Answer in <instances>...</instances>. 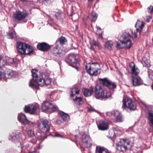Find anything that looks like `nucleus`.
Listing matches in <instances>:
<instances>
[{"label": "nucleus", "instance_id": "obj_2", "mask_svg": "<svg viewBox=\"0 0 153 153\" xmlns=\"http://www.w3.org/2000/svg\"><path fill=\"white\" fill-rule=\"evenodd\" d=\"M31 72L32 79L29 83L31 88L39 89L37 85L42 86L45 85H49L51 83L53 75L48 70H43L39 72L36 70H33Z\"/></svg>", "mask_w": 153, "mask_h": 153}, {"label": "nucleus", "instance_id": "obj_48", "mask_svg": "<svg viewBox=\"0 0 153 153\" xmlns=\"http://www.w3.org/2000/svg\"><path fill=\"white\" fill-rule=\"evenodd\" d=\"M41 1H43L44 0H40ZM53 0H45V1H46L48 2H49V1L51 2Z\"/></svg>", "mask_w": 153, "mask_h": 153}, {"label": "nucleus", "instance_id": "obj_5", "mask_svg": "<svg viewBox=\"0 0 153 153\" xmlns=\"http://www.w3.org/2000/svg\"><path fill=\"white\" fill-rule=\"evenodd\" d=\"M99 65L97 63H89L85 66L87 73L91 75L97 76L98 74Z\"/></svg>", "mask_w": 153, "mask_h": 153}, {"label": "nucleus", "instance_id": "obj_51", "mask_svg": "<svg viewBox=\"0 0 153 153\" xmlns=\"http://www.w3.org/2000/svg\"><path fill=\"white\" fill-rule=\"evenodd\" d=\"M88 0L89 2H92L93 1V0Z\"/></svg>", "mask_w": 153, "mask_h": 153}, {"label": "nucleus", "instance_id": "obj_13", "mask_svg": "<svg viewBox=\"0 0 153 153\" xmlns=\"http://www.w3.org/2000/svg\"><path fill=\"white\" fill-rule=\"evenodd\" d=\"M37 105L29 104L25 106L24 110L25 112L28 113L30 114H34L37 109Z\"/></svg>", "mask_w": 153, "mask_h": 153}, {"label": "nucleus", "instance_id": "obj_38", "mask_svg": "<svg viewBox=\"0 0 153 153\" xmlns=\"http://www.w3.org/2000/svg\"><path fill=\"white\" fill-rule=\"evenodd\" d=\"M91 21L93 22H95L97 18V14L95 13H93L91 15Z\"/></svg>", "mask_w": 153, "mask_h": 153}, {"label": "nucleus", "instance_id": "obj_19", "mask_svg": "<svg viewBox=\"0 0 153 153\" xmlns=\"http://www.w3.org/2000/svg\"><path fill=\"white\" fill-rule=\"evenodd\" d=\"M17 73L10 69H8L4 73V77L6 78H10L14 77L17 75Z\"/></svg>", "mask_w": 153, "mask_h": 153}, {"label": "nucleus", "instance_id": "obj_45", "mask_svg": "<svg viewBox=\"0 0 153 153\" xmlns=\"http://www.w3.org/2000/svg\"><path fill=\"white\" fill-rule=\"evenodd\" d=\"M102 32L101 33H100L99 35V36H98V37L99 38H100L101 39H102L103 38H102Z\"/></svg>", "mask_w": 153, "mask_h": 153}, {"label": "nucleus", "instance_id": "obj_3", "mask_svg": "<svg viewBox=\"0 0 153 153\" xmlns=\"http://www.w3.org/2000/svg\"><path fill=\"white\" fill-rule=\"evenodd\" d=\"M141 145L138 141H136L131 144L128 140L122 139L118 140L117 143V149L120 152L126 151L128 148H131L133 151H138L140 149Z\"/></svg>", "mask_w": 153, "mask_h": 153}, {"label": "nucleus", "instance_id": "obj_8", "mask_svg": "<svg viewBox=\"0 0 153 153\" xmlns=\"http://www.w3.org/2000/svg\"><path fill=\"white\" fill-rule=\"evenodd\" d=\"M123 103L122 107L123 108H128L131 110H134L136 109V105L133 102L131 99L127 97H123Z\"/></svg>", "mask_w": 153, "mask_h": 153}, {"label": "nucleus", "instance_id": "obj_36", "mask_svg": "<svg viewBox=\"0 0 153 153\" xmlns=\"http://www.w3.org/2000/svg\"><path fill=\"white\" fill-rule=\"evenodd\" d=\"M8 62L10 64L15 65L16 62L15 59L13 58H9L8 60Z\"/></svg>", "mask_w": 153, "mask_h": 153}, {"label": "nucleus", "instance_id": "obj_40", "mask_svg": "<svg viewBox=\"0 0 153 153\" xmlns=\"http://www.w3.org/2000/svg\"><path fill=\"white\" fill-rule=\"evenodd\" d=\"M115 111H111V112H108L106 113V114L109 116H115V114L114 113V112H115Z\"/></svg>", "mask_w": 153, "mask_h": 153}, {"label": "nucleus", "instance_id": "obj_22", "mask_svg": "<svg viewBox=\"0 0 153 153\" xmlns=\"http://www.w3.org/2000/svg\"><path fill=\"white\" fill-rule=\"evenodd\" d=\"M129 67L133 74L135 75L138 74L139 71L137 68H135V65L134 62H131L130 63Z\"/></svg>", "mask_w": 153, "mask_h": 153}, {"label": "nucleus", "instance_id": "obj_35", "mask_svg": "<svg viewBox=\"0 0 153 153\" xmlns=\"http://www.w3.org/2000/svg\"><path fill=\"white\" fill-rule=\"evenodd\" d=\"M59 41L60 44L63 45L67 42V40L65 37H61L59 38Z\"/></svg>", "mask_w": 153, "mask_h": 153}, {"label": "nucleus", "instance_id": "obj_49", "mask_svg": "<svg viewBox=\"0 0 153 153\" xmlns=\"http://www.w3.org/2000/svg\"><path fill=\"white\" fill-rule=\"evenodd\" d=\"M88 111H89V112H92V111H93V110H92V109H91V108H88Z\"/></svg>", "mask_w": 153, "mask_h": 153}, {"label": "nucleus", "instance_id": "obj_9", "mask_svg": "<svg viewBox=\"0 0 153 153\" xmlns=\"http://www.w3.org/2000/svg\"><path fill=\"white\" fill-rule=\"evenodd\" d=\"M18 121L23 125L27 124L33 127L35 124V123L29 120L27 118L25 115L22 113H20L18 114Z\"/></svg>", "mask_w": 153, "mask_h": 153}, {"label": "nucleus", "instance_id": "obj_50", "mask_svg": "<svg viewBox=\"0 0 153 153\" xmlns=\"http://www.w3.org/2000/svg\"><path fill=\"white\" fill-rule=\"evenodd\" d=\"M97 29H99L100 30H101V28L99 26H97Z\"/></svg>", "mask_w": 153, "mask_h": 153}, {"label": "nucleus", "instance_id": "obj_20", "mask_svg": "<svg viewBox=\"0 0 153 153\" xmlns=\"http://www.w3.org/2000/svg\"><path fill=\"white\" fill-rule=\"evenodd\" d=\"M83 94L85 97H88L91 96L94 93V91L93 88H84L82 89Z\"/></svg>", "mask_w": 153, "mask_h": 153}, {"label": "nucleus", "instance_id": "obj_23", "mask_svg": "<svg viewBox=\"0 0 153 153\" xmlns=\"http://www.w3.org/2000/svg\"><path fill=\"white\" fill-rule=\"evenodd\" d=\"M114 117H116L117 120L118 122H122L124 121V118L121 113L118 111L116 110L114 112Z\"/></svg>", "mask_w": 153, "mask_h": 153}, {"label": "nucleus", "instance_id": "obj_33", "mask_svg": "<svg viewBox=\"0 0 153 153\" xmlns=\"http://www.w3.org/2000/svg\"><path fill=\"white\" fill-rule=\"evenodd\" d=\"M74 100L76 102V103L79 105H81L83 103V101L81 97H76Z\"/></svg>", "mask_w": 153, "mask_h": 153}, {"label": "nucleus", "instance_id": "obj_7", "mask_svg": "<svg viewBox=\"0 0 153 153\" xmlns=\"http://www.w3.org/2000/svg\"><path fill=\"white\" fill-rule=\"evenodd\" d=\"M43 111L52 112L53 111H57L58 108L57 106L46 101H45L41 105Z\"/></svg>", "mask_w": 153, "mask_h": 153}, {"label": "nucleus", "instance_id": "obj_27", "mask_svg": "<svg viewBox=\"0 0 153 153\" xmlns=\"http://www.w3.org/2000/svg\"><path fill=\"white\" fill-rule=\"evenodd\" d=\"M113 42L111 40L105 42L104 48L107 50H111L113 46Z\"/></svg>", "mask_w": 153, "mask_h": 153}, {"label": "nucleus", "instance_id": "obj_17", "mask_svg": "<svg viewBox=\"0 0 153 153\" xmlns=\"http://www.w3.org/2000/svg\"><path fill=\"white\" fill-rule=\"evenodd\" d=\"M26 44L23 43L21 42H18L17 43V51L18 52L23 54L24 52V50L26 48Z\"/></svg>", "mask_w": 153, "mask_h": 153}, {"label": "nucleus", "instance_id": "obj_4", "mask_svg": "<svg viewBox=\"0 0 153 153\" xmlns=\"http://www.w3.org/2000/svg\"><path fill=\"white\" fill-rule=\"evenodd\" d=\"M94 93L96 99L101 100L108 98L111 96V94L110 92L108 91L99 85H97L95 87Z\"/></svg>", "mask_w": 153, "mask_h": 153}, {"label": "nucleus", "instance_id": "obj_37", "mask_svg": "<svg viewBox=\"0 0 153 153\" xmlns=\"http://www.w3.org/2000/svg\"><path fill=\"white\" fill-rule=\"evenodd\" d=\"M4 77V73L1 68L0 67V80Z\"/></svg>", "mask_w": 153, "mask_h": 153}, {"label": "nucleus", "instance_id": "obj_31", "mask_svg": "<svg viewBox=\"0 0 153 153\" xmlns=\"http://www.w3.org/2000/svg\"><path fill=\"white\" fill-rule=\"evenodd\" d=\"M53 50L54 51L53 53L54 54H57V56H60L62 55V50L58 46L54 48Z\"/></svg>", "mask_w": 153, "mask_h": 153}, {"label": "nucleus", "instance_id": "obj_32", "mask_svg": "<svg viewBox=\"0 0 153 153\" xmlns=\"http://www.w3.org/2000/svg\"><path fill=\"white\" fill-rule=\"evenodd\" d=\"M7 59L6 57H1L0 56V67H3L6 64Z\"/></svg>", "mask_w": 153, "mask_h": 153}, {"label": "nucleus", "instance_id": "obj_47", "mask_svg": "<svg viewBox=\"0 0 153 153\" xmlns=\"http://www.w3.org/2000/svg\"><path fill=\"white\" fill-rule=\"evenodd\" d=\"M55 136H56V137H61V136L58 133H55Z\"/></svg>", "mask_w": 153, "mask_h": 153}, {"label": "nucleus", "instance_id": "obj_24", "mask_svg": "<svg viewBox=\"0 0 153 153\" xmlns=\"http://www.w3.org/2000/svg\"><path fill=\"white\" fill-rule=\"evenodd\" d=\"M80 90V88H76L75 86H73L71 90L70 96L73 97L75 95L78 94L79 93Z\"/></svg>", "mask_w": 153, "mask_h": 153}, {"label": "nucleus", "instance_id": "obj_52", "mask_svg": "<svg viewBox=\"0 0 153 153\" xmlns=\"http://www.w3.org/2000/svg\"><path fill=\"white\" fill-rule=\"evenodd\" d=\"M22 0V1H26V0Z\"/></svg>", "mask_w": 153, "mask_h": 153}, {"label": "nucleus", "instance_id": "obj_14", "mask_svg": "<svg viewBox=\"0 0 153 153\" xmlns=\"http://www.w3.org/2000/svg\"><path fill=\"white\" fill-rule=\"evenodd\" d=\"M22 138V135L19 131L12 133L9 137V140L12 141H14L16 140H19Z\"/></svg>", "mask_w": 153, "mask_h": 153}, {"label": "nucleus", "instance_id": "obj_34", "mask_svg": "<svg viewBox=\"0 0 153 153\" xmlns=\"http://www.w3.org/2000/svg\"><path fill=\"white\" fill-rule=\"evenodd\" d=\"M7 35L9 39H13L16 37L15 32L14 31L9 32L7 34Z\"/></svg>", "mask_w": 153, "mask_h": 153}, {"label": "nucleus", "instance_id": "obj_26", "mask_svg": "<svg viewBox=\"0 0 153 153\" xmlns=\"http://www.w3.org/2000/svg\"><path fill=\"white\" fill-rule=\"evenodd\" d=\"M33 47L26 44V48L24 50L25 52L23 54L27 55L30 54L33 52Z\"/></svg>", "mask_w": 153, "mask_h": 153}, {"label": "nucleus", "instance_id": "obj_21", "mask_svg": "<svg viewBox=\"0 0 153 153\" xmlns=\"http://www.w3.org/2000/svg\"><path fill=\"white\" fill-rule=\"evenodd\" d=\"M132 82L133 86L139 85H141L142 82L141 79L139 77L132 76Z\"/></svg>", "mask_w": 153, "mask_h": 153}, {"label": "nucleus", "instance_id": "obj_16", "mask_svg": "<svg viewBox=\"0 0 153 153\" xmlns=\"http://www.w3.org/2000/svg\"><path fill=\"white\" fill-rule=\"evenodd\" d=\"M26 16L27 14L25 12L18 10L14 14V17L15 19L20 20L25 19Z\"/></svg>", "mask_w": 153, "mask_h": 153}, {"label": "nucleus", "instance_id": "obj_11", "mask_svg": "<svg viewBox=\"0 0 153 153\" xmlns=\"http://www.w3.org/2000/svg\"><path fill=\"white\" fill-rule=\"evenodd\" d=\"M50 123L47 120H42L40 124L41 131L45 133L48 132L50 129Z\"/></svg>", "mask_w": 153, "mask_h": 153}, {"label": "nucleus", "instance_id": "obj_53", "mask_svg": "<svg viewBox=\"0 0 153 153\" xmlns=\"http://www.w3.org/2000/svg\"><path fill=\"white\" fill-rule=\"evenodd\" d=\"M147 22H148L149 21V20H147Z\"/></svg>", "mask_w": 153, "mask_h": 153}, {"label": "nucleus", "instance_id": "obj_41", "mask_svg": "<svg viewBox=\"0 0 153 153\" xmlns=\"http://www.w3.org/2000/svg\"><path fill=\"white\" fill-rule=\"evenodd\" d=\"M27 133L30 136H32L33 135L34 132L32 130H29L27 131Z\"/></svg>", "mask_w": 153, "mask_h": 153}, {"label": "nucleus", "instance_id": "obj_1", "mask_svg": "<svg viewBox=\"0 0 153 153\" xmlns=\"http://www.w3.org/2000/svg\"><path fill=\"white\" fill-rule=\"evenodd\" d=\"M144 26L143 22L138 20L135 25V31L134 30L130 29L128 32H122L117 35L116 37L120 42L125 48L129 49L133 44L132 38H136L137 37L138 32L140 34Z\"/></svg>", "mask_w": 153, "mask_h": 153}, {"label": "nucleus", "instance_id": "obj_18", "mask_svg": "<svg viewBox=\"0 0 153 153\" xmlns=\"http://www.w3.org/2000/svg\"><path fill=\"white\" fill-rule=\"evenodd\" d=\"M37 47L38 49L44 51H47L50 48L49 45L45 43H39Z\"/></svg>", "mask_w": 153, "mask_h": 153}, {"label": "nucleus", "instance_id": "obj_43", "mask_svg": "<svg viewBox=\"0 0 153 153\" xmlns=\"http://www.w3.org/2000/svg\"><path fill=\"white\" fill-rule=\"evenodd\" d=\"M114 132L113 131H112V129L109 132V134L110 135H111V137H115L116 136H114L113 134Z\"/></svg>", "mask_w": 153, "mask_h": 153}, {"label": "nucleus", "instance_id": "obj_10", "mask_svg": "<svg viewBox=\"0 0 153 153\" xmlns=\"http://www.w3.org/2000/svg\"><path fill=\"white\" fill-rule=\"evenodd\" d=\"M81 135L80 138L83 144V147H88L90 146L91 144L90 143V137L86 134L84 132L80 133Z\"/></svg>", "mask_w": 153, "mask_h": 153}, {"label": "nucleus", "instance_id": "obj_15", "mask_svg": "<svg viewBox=\"0 0 153 153\" xmlns=\"http://www.w3.org/2000/svg\"><path fill=\"white\" fill-rule=\"evenodd\" d=\"M97 124L98 129L100 130H106L108 128V124L104 121L100 120Z\"/></svg>", "mask_w": 153, "mask_h": 153}, {"label": "nucleus", "instance_id": "obj_28", "mask_svg": "<svg viewBox=\"0 0 153 153\" xmlns=\"http://www.w3.org/2000/svg\"><path fill=\"white\" fill-rule=\"evenodd\" d=\"M148 119L150 125L153 126V111H149L148 112Z\"/></svg>", "mask_w": 153, "mask_h": 153}, {"label": "nucleus", "instance_id": "obj_29", "mask_svg": "<svg viewBox=\"0 0 153 153\" xmlns=\"http://www.w3.org/2000/svg\"><path fill=\"white\" fill-rule=\"evenodd\" d=\"M112 131L114 132V136H116L117 134L121 132L122 128L118 126L113 127L112 128Z\"/></svg>", "mask_w": 153, "mask_h": 153}, {"label": "nucleus", "instance_id": "obj_39", "mask_svg": "<svg viewBox=\"0 0 153 153\" xmlns=\"http://www.w3.org/2000/svg\"><path fill=\"white\" fill-rule=\"evenodd\" d=\"M92 43L93 45L98 46L99 49L101 48V47L100 46L99 43L98 42L94 40H93Z\"/></svg>", "mask_w": 153, "mask_h": 153}, {"label": "nucleus", "instance_id": "obj_42", "mask_svg": "<svg viewBox=\"0 0 153 153\" xmlns=\"http://www.w3.org/2000/svg\"><path fill=\"white\" fill-rule=\"evenodd\" d=\"M148 12L149 13H151L153 11V7L152 6L149 7L148 8Z\"/></svg>", "mask_w": 153, "mask_h": 153}, {"label": "nucleus", "instance_id": "obj_44", "mask_svg": "<svg viewBox=\"0 0 153 153\" xmlns=\"http://www.w3.org/2000/svg\"><path fill=\"white\" fill-rule=\"evenodd\" d=\"M60 16H61V17H60V16H58L57 15H56L55 16L58 19L62 18V16H63L64 17V16H65V14L64 13H61L60 14Z\"/></svg>", "mask_w": 153, "mask_h": 153}, {"label": "nucleus", "instance_id": "obj_30", "mask_svg": "<svg viewBox=\"0 0 153 153\" xmlns=\"http://www.w3.org/2000/svg\"><path fill=\"white\" fill-rule=\"evenodd\" d=\"M59 115L64 121H66L69 120L70 117L68 114L64 113L63 112H61L59 113Z\"/></svg>", "mask_w": 153, "mask_h": 153}, {"label": "nucleus", "instance_id": "obj_6", "mask_svg": "<svg viewBox=\"0 0 153 153\" xmlns=\"http://www.w3.org/2000/svg\"><path fill=\"white\" fill-rule=\"evenodd\" d=\"M65 62L70 65L74 68H78L79 66V61L76 58L75 55L74 53H71L65 59Z\"/></svg>", "mask_w": 153, "mask_h": 153}, {"label": "nucleus", "instance_id": "obj_46", "mask_svg": "<svg viewBox=\"0 0 153 153\" xmlns=\"http://www.w3.org/2000/svg\"><path fill=\"white\" fill-rule=\"evenodd\" d=\"M116 47L118 48H121L120 45V44L117 43V45L116 46Z\"/></svg>", "mask_w": 153, "mask_h": 153}, {"label": "nucleus", "instance_id": "obj_25", "mask_svg": "<svg viewBox=\"0 0 153 153\" xmlns=\"http://www.w3.org/2000/svg\"><path fill=\"white\" fill-rule=\"evenodd\" d=\"M96 153H110L109 151L103 147L97 146L96 148Z\"/></svg>", "mask_w": 153, "mask_h": 153}, {"label": "nucleus", "instance_id": "obj_12", "mask_svg": "<svg viewBox=\"0 0 153 153\" xmlns=\"http://www.w3.org/2000/svg\"><path fill=\"white\" fill-rule=\"evenodd\" d=\"M100 81L101 84L106 86L110 89H114L116 87V85L114 83L108 81L106 78L103 79L100 78Z\"/></svg>", "mask_w": 153, "mask_h": 153}]
</instances>
